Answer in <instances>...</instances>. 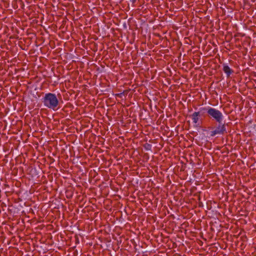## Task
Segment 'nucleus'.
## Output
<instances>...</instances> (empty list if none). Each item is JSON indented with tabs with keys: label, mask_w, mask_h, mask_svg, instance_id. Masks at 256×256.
Here are the masks:
<instances>
[{
	"label": "nucleus",
	"mask_w": 256,
	"mask_h": 256,
	"mask_svg": "<svg viewBox=\"0 0 256 256\" xmlns=\"http://www.w3.org/2000/svg\"><path fill=\"white\" fill-rule=\"evenodd\" d=\"M42 102L46 107L54 110L58 109L59 104V101L56 95L50 92L45 94Z\"/></svg>",
	"instance_id": "obj_1"
},
{
	"label": "nucleus",
	"mask_w": 256,
	"mask_h": 256,
	"mask_svg": "<svg viewBox=\"0 0 256 256\" xmlns=\"http://www.w3.org/2000/svg\"><path fill=\"white\" fill-rule=\"evenodd\" d=\"M204 110H206V108H203ZM207 110V113L208 116L210 118H213L216 122H222L223 120L222 114L218 110L212 108H210Z\"/></svg>",
	"instance_id": "obj_2"
},
{
	"label": "nucleus",
	"mask_w": 256,
	"mask_h": 256,
	"mask_svg": "<svg viewBox=\"0 0 256 256\" xmlns=\"http://www.w3.org/2000/svg\"><path fill=\"white\" fill-rule=\"evenodd\" d=\"M218 124L216 126L214 130L210 132V136H214L216 134L224 135L225 133H227L226 126L228 125L225 122L222 123V122H218Z\"/></svg>",
	"instance_id": "obj_3"
},
{
	"label": "nucleus",
	"mask_w": 256,
	"mask_h": 256,
	"mask_svg": "<svg viewBox=\"0 0 256 256\" xmlns=\"http://www.w3.org/2000/svg\"><path fill=\"white\" fill-rule=\"evenodd\" d=\"M200 116V112H195L192 114L190 115L189 116L192 118L194 123L197 124L198 121Z\"/></svg>",
	"instance_id": "obj_4"
},
{
	"label": "nucleus",
	"mask_w": 256,
	"mask_h": 256,
	"mask_svg": "<svg viewBox=\"0 0 256 256\" xmlns=\"http://www.w3.org/2000/svg\"><path fill=\"white\" fill-rule=\"evenodd\" d=\"M223 70L226 74L228 77H229L234 72V71L227 65L224 66Z\"/></svg>",
	"instance_id": "obj_5"
},
{
	"label": "nucleus",
	"mask_w": 256,
	"mask_h": 256,
	"mask_svg": "<svg viewBox=\"0 0 256 256\" xmlns=\"http://www.w3.org/2000/svg\"><path fill=\"white\" fill-rule=\"evenodd\" d=\"M144 147L147 150H150L152 149V145L148 143L144 144Z\"/></svg>",
	"instance_id": "obj_6"
},
{
	"label": "nucleus",
	"mask_w": 256,
	"mask_h": 256,
	"mask_svg": "<svg viewBox=\"0 0 256 256\" xmlns=\"http://www.w3.org/2000/svg\"><path fill=\"white\" fill-rule=\"evenodd\" d=\"M124 92H123L122 93L116 94V96H118V97H122V96L124 94Z\"/></svg>",
	"instance_id": "obj_7"
},
{
	"label": "nucleus",
	"mask_w": 256,
	"mask_h": 256,
	"mask_svg": "<svg viewBox=\"0 0 256 256\" xmlns=\"http://www.w3.org/2000/svg\"><path fill=\"white\" fill-rule=\"evenodd\" d=\"M132 0V2L133 4H134V2H136V0Z\"/></svg>",
	"instance_id": "obj_8"
}]
</instances>
